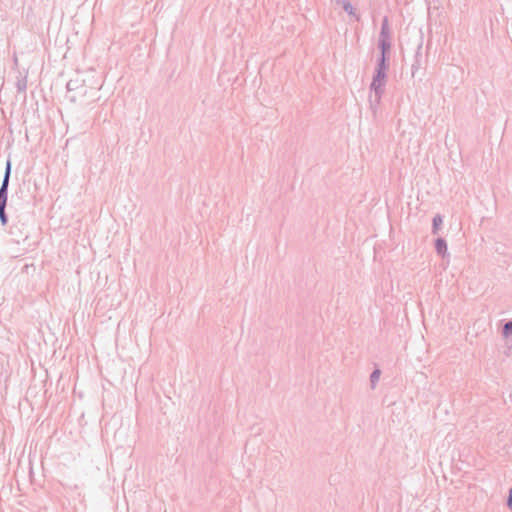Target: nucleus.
<instances>
[{"label":"nucleus","mask_w":512,"mask_h":512,"mask_svg":"<svg viewBox=\"0 0 512 512\" xmlns=\"http://www.w3.org/2000/svg\"><path fill=\"white\" fill-rule=\"evenodd\" d=\"M11 175V162L8 160L5 167L4 177L0 186V222L2 226L7 225L8 216L6 213V206L8 200V187Z\"/></svg>","instance_id":"nucleus-1"},{"label":"nucleus","mask_w":512,"mask_h":512,"mask_svg":"<svg viewBox=\"0 0 512 512\" xmlns=\"http://www.w3.org/2000/svg\"><path fill=\"white\" fill-rule=\"evenodd\" d=\"M67 88V98L71 102H76L86 97L92 88H88L85 85L84 79H81L80 75H77L75 78L70 79L66 85Z\"/></svg>","instance_id":"nucleus-2"},{"label":"nucleus","mask_w":512,"mask_h":512,"mask_svg":"<svg viewBox=\"0 0 512 512\" xmlns=\"http://www.w3.org/2000/svg\"><path fill=\"white\" fill-rule=\"evenodd\" d=\"M385 80L386 72L375 71L372 82L370 84L371 94L369 101L371 107H374L380 103L382 94L384 92Z\"/></svg>","instance_id":"nucleus-3"},{"label":"nucleus","mask_w":512,"mask_h":512,"mask_svg":"<svg viewBox=\"0 0 512 512\" xmlns=\"http://www.w3.org/2000/svg\"><path fill=\"white\" fill-rule=\"evenodd\" d=\"M379 40H390V28H389V21L387 17L383 18Z\"/></svg>","instance_id":"nucleus-4"},{"label":"nucleus","mask_w":512,"mask_h":512,"mask_svg":"<svg viewBox=\"0 0 512 512\" xmlns=\"http://www.w3.org/2000/svg\"><path fill=\"white\" fill-rule=\"evenodd\" d=\"M435 250L442 257L447 253V242L444 238H437L435 240Z\"/></svg>","instance_id":"nucleus-5"},{"label":"nucleus","mask_w":512,"mask_h":512,"mask_svg":"<svg viewBox=\"0 0 512 512\" xmlns=\"http://www.w3.org/2000/svg\"><path fill=\"white\" fill-rule=\"evenodd\" d=\"M16 88L19 93H25L27 89V76L19 72L16 80Z\"/></svg>","instance_id":"nucleus-6"},{"label":"nucleus","mask_w":512,"mask_h":512,"mask_svg":"<svg viewBox=\"0 0 512 512\" xmlns=\"http://www.w3.org/2000/svg\"><path fill=\"white\" fill-rule=\"evenodd\" d=\"M378 47L381 51L380 57H388V54L391 49V41L390 40H379Z\"/></svg>","instance_id":"nucleus-7"},{"label":"nucleus","mask_w":512,"mask_h":512,"mask_svg":"<svg viewBox=\"0 0 512 512\" xmlns=\"http://www.w3.org/2000/svg\"><path fill=\"white\" fill-rule=\"evenodd\" d=\"M336 4L341 5L345 12L354 15V8L349 0H335Z\"/></svg>","instance_id":"nucleus-8"},{"label":"nucleus","mask_w":512,"mask_h":512,"mask_svg":"<svg viewBox=\"0 0 512 512\" xmlns=\"http://www.w3.org/2000/svg\"><path fill=\"white\" fill-rule=\"evenodd\" d=\"M442 223H443V219H442L441 215L437 214L436 216H434L433 221H432V233L433 234H438L439 228L442 225Z\"/></svg>","instance_id":"nucleus-9"},{"label":"nucleus","mask_w":512,"mask_h":512,"mask_svg":"<svg viewBox=\"0 0 512 512\" xmlns=\"http://www.w3.org/2000/svg\"><path fill=\"white\" fill-rule=\"evenodd\" d=\"M388 57H379L375 71L386 72L388 68Z\"/></svg>","instance_id":"nucleus-10"},{"label":"nucleus","mask_w":512,"mask_h":512,"mask_svg":"<svg viewBox=\"0 0 512 512\" xmlns=\"http://www.w3.org/2000/svg\"><path fill=\"white\" fill-rule=\"evenodd\" d=\"M380 370L379 369H375L371 375H370V382H371V386L372 388L375 387L376 383L378 382L379 378H380Z\"/></svg>","instance_id":"nucleus-11"},{"label":"nucleus","mask_w":512,"mask_h":512,"mask_svg":"<svg viewBox=\"0 0 512 512\" xmlns=\"http://www.w3.org/2000/svg\"><path fill=\"white\" fill-rule=\"evenodd\" d=\"M502 333L505 337L512 335V320H510L504 324Z\"/></svg>","instance_id":"nucleus-12"},{"label":"nucleus","mask_w":512,"mask_h":512,"mask_svg":"<svg viewBox=\"0 0 512 512\" xmlns=\"http://www.w3.org/2000/svg\"><path fill=\"white\" fill-rule=\"evenodd\" d=\"M418 55H419V52L417 53L415 62L412 64V67H411L412 76H414L416 71L420 68V60L417 58Z\"/></svg>","instance_id":"nucleus-13"}]
</instances>
